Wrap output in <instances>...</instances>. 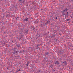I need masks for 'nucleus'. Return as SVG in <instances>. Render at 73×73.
<instances>
[{
    "mask_svg": "<svg viewBox=\"0 0 73 73\" xmlns=\"http://www.w3.org/2000/svg\"><path fill=\"white\" fill-rule=\"evenodd\" d=\"M57 17H56V18L55 19H57Z\"/></svg>",
    "mask_w": 73,
    "mask_h": 73,
    "instance_id": "4be33fe9",
    "label": "nucleus"
},
{
    "mask_svg": "<svg viewBox=\"0 0 73 73\" xmlns=\"http://www.w3.org/2000/svg\"><path fill=\"white\" fill-rule=\"evenodd\" d=\"M40 72H41V71L40 70H39L38 71V72H39V73H40Z\"/></svg>",
    "mask_w": 73,
    "mask_h": 73,
    "instance_id": "dca6fc26",
    "label": "nucleus"
},
{
    "mask_svg": "<svg viewBox=\"0 0 73 73\" xmlns=\"http://www.w3.org/2000/svg\"><path fill=\"white\" fill-rule=\"evenodd\" d=\"M67 14H68V12L67 13Z\"/></svg>",
    "mask_w": 73,
    "mask_h": 73,
    "instance_id": "5701e85b",
    "label": "nucleus"
},
{
    "mask_svg": "<svg viewBox=\"0 0 73 73\" xmlns=\"http://www.w3.org/2000/svg\"><path fill=\"white\" fill-rule=\"evenodd\" d=\"M55 64H56V65H58V64H59V61H56Z\"/></svg>",
    "mask_w": 73,
    "mask_h": 73,
    "instance_id": "f03ea898",
    "label": "nucleus"
},
{
    "mask_svg": "<svg viewBox=\"0 0 73 73\" xmlns=\"http://www.w3.org/2000/svg\"><path fill=\"white\" fill-rule=\"evenodd\" d=\"M26 66H28V63H27V64H26Z\"/></svg>",
    "mask_w": 73,
    "mask_h": 73,
    "instance_id": "4468645a",
    "label": "nucleus"
},
{
    "mask_svg": "<svg viewBox=\"0 0 73 73\" xmlns=\"http://www.w3.org/2000/svg\"><path fill=\"white\" fill-rule=\"evenodd\" d=\"M35 24H37V21H36L35 22Z\"/></svg>",
    "mask_w": 73,
    "mask_h": 73,
    "instance_id": "ddd939ff",
    "label": "nucleus"
},
{
    "mask_svg": "<svg viewBox=\"0 0 73 73\" xmlns=\"http://www.w3.org/2000/svg\"><path fill=\"white\" fill-rule=\"evenodd\" d=\"M25 32H26V33H27L28 32V31H25Z\"/></svg>",
    "mask_w": 73,
    "mask_h": 73,
    "instance_id": "6ab92c4d",
    "label": "nucleus"
},
{
    "mask_svg": "<svg viewBox=\"0 0 73 73\" xmlns=\"http://www.w3.org/2000/svg\"><path fill=\"white\" fill-rule=\"evenodd\" d=\"M48 54H49V53H48V52H47L45 53V55L46 56H48Z\"/></svg>",
    "mask_w": 73,
    "mask_h": 73,
    "instance_id": "0eeeda50",
    "label": "nucleus"
},
{
    "mask_svg": "<svg viewBox=\"0 0 73 73\" xmlns=\"http://www.w3.org/2000/svg\"><path fill=\"white\" fill-rule=\"evenodd\" d=\"M28 18H26L25 19L24 21H28Z\"/></svg>",
    "mask_w": 73,
    "mask_h": 73,
    "instance_id": "20e7f679",
    "label": "nucleus"
},
{
    "mask_svg": "<svg viewBox=\"0 0 73 73\" xmlns=\"http://www.w3.org/2000/svg\"><path fill=\"white\" fill-rule=\"evenodd\" d=\"M20 45H16V46L17 47H18V48H19V47H20Z\"/></svg>",
    "mask_w": 73,
    "mask_h": 73,
    "instance_id": "423d86ee",
    "label": "nucleus"
},
{
    "mask_svg": "<svg viewBox=\"0 0 73 73\" xmlns=\"http://www.w3.org/2000/svg\"><path fill=\"white\" fill-rule=\"evenodd\" d=\"M69 19H67V21H69Z\"/></svg>",
    "mask_w": 73,
    "mask_h": 73,
    "instance_id": "2eb2a0df",
    "label": "nucleus"
},
{
    "mask_svg": "<svg viewBox=\"0 0 73 73\" xmlns=\"http://www.w3.org/2000/svg\"><path fill=\"white\" fill-rule=\"evenodd\" d=\"M62 15H65V13H62Z\"/></svg>",
    "mask_w": 73,
    "mask_h": 73,
    "instance_id": "f8f14e48",
    "label": "nucleus"
},
{
    "mask_svg": "<svg viewBox=\"0 0 73 73\" xmlns=\"http://www.w3.org/2000/svg\"><path fill=\"white\" fill-rule=\"evenodd\" d=\"M22 2H22V3H24V1H22Z\"/></svg>",
    "mask_w": 73,
    "mask_h": 73,
    "instance_id": "a211bd4d",
    "label": "nucleus"
},
{
    "mask_svg": "<svg viewBox=\"0 0 73 73\" xmlns=\"http://www.w3.org/2000/svg\"><path fill=\"white\" fill-rule=\"evenodd\" d=\"M72 17V16L71 15V16H70V17Z\"/></svg>",
    "mask_w": 73,
    "mask_h": 73,
    "instance_id": "393cba45",
    "label": "nucleus"
},
{
    "mask_svg": "<svg viewBox=\"0 0 73 73\" xmlns=\"http://www.w3.org/2000/svg\"><path fill=\"white\" fill-rule=\"evenodd\" d=\"M17 49V48L16 47H15L14 48V49L15 50V49Z\"/></svg>",
    "mask_w": 73,
    "mask_h": 73,
    "instance_id": "9b49d317",
    "label": "nucleus"
},
{
    "mask_svg": "<svg viewBox=\"0 0 73 73\" xmlns=\"http://www.w3.org/2000/svg\"><path fill=\"white\" fill-rule=\"evenodd\" d=\"M65 17H68V14H65Z\"/></svg>",
    "mask_w": 73,
    "mask_h": 73,
    "instance_id": "7ed1b4c3",
    "label": "nucleus"
},
{
    "mask_svg": "<svg viewBox=\"0 0 73 73\" xmlns=\"http://www.w3.org/2000/svg\"><path fill=\"white\" fill-rule=\"evenodd\" d=\"M20 71V69H19L18 71L17 72H19V71Z\"/></svg>",
    "mask_w": 73,
    "mask_h": 73,
    "instance_id": "f3484780",
    "label": "nucleus"
},
{
    "mask_svg": "<svg viewBox=\"0 0 73 73\" xmlns=\"http://www.w3.org/2000/svg\"><path fill=\"white\" fill-rule=\"evenodd\" d=\"M47 23H50V21H47Z\"/></svg>",
    "mask_w": 73,
    "mask_h": 73,
    "instance_id": "9d476101",
    "label": "nucleus"
},
{
    "mask_svg": "<svg viewBox=\"0 0 73 73\" xmlns=\"http://www.w3.org/2000/svg\"><path fill=\"white\" fill-rule=\"evenodd\" d=\"M25 30H27V29H25Z\"/></svg>",
    "mask_w": 73,
    "mask_h": 73,
    "instance_id": "b1692460",
    "label": "nucleus"
},
{
    "mask_svg": "<svg viewBox=\"0 0 73 73\" xmlns=\"http://www.w3.org/2000/svg\"><path fill=\"white\" fill-rule=\"evenodd\" d=\"M63 63H64V65H66V62H63Z\"/></svg>",
    "mask_w": 73,
    "mask_h": 73,
    "instance_id": "6e6552de",
    "label": "nucleus"
},
{
    "mask_svg": "<svg viewBox=\"0 0 73 73\" xmlns=\"http://www.w3.org/2000/svg\"><path fill=\"white\" fill-rule=\"evenodd\" d=\"M35 29V28H33V30H34Z\"/></svg>",
    "mask_w": 73,
    "mask_h": 73,
    "instance_id": "aec40b11",
    "label": "nucleus"
},
{
    "mask_svg": "<svg viewBox=\"0 0 73 73\" xmlns=\"http://www.w3.org/2000/svg\"><path fill=\"white\" fill-rule=\"evenodd\" d=\"M22 37H23V36H21V37H20L19 38V40H20L21 39V38H22Z\"/></svg>",
    "mask_w": 73,
    "mask_h": 73,
    "instance_id": "1a4fd4ad",
    "label": "nucleus"
},
{
    "mask_svg": "<svg viewBox=\"0 0 73 73\" xmlns=\"http://www.w3.org/2000/svg\"><path fill=\"white\" fill-rule=\"evenodd\" d=\"M18 52L17 51H16V53H17Z\"/></svg>",
    "mask_w": 73,
    "mask_h": 73,
    "instance_id": "412c9836",
    "label": "nucleus"
},
{
    "mask_svg": "<svg viewBox=\"0 0 73 73\" xmlns=\"http://www.w3.org/2000/svg\"><path fill=\"white\" fill-rule=\"evenodd\" d=\"M19 1V2H20V3H22L24 2L22 1V0H19V1Z\"/></svg>",
    "mask_w": 73,
    "mask_h": 73,
    "instance_id": "39448f33",
    "label": "nucleus"
},
{
    "mask_svg": "<svg viewBox=\"0 0 73 73\" xmlns=\"http://www.w3.org/2000/svg\"><path fill=\"white\" fill-rule=\"evenodd\" d=\"M68 11V10L66 8L63 11L64 12H66Z\"/></svg>",
    "mask_w": 73,
    "mask_h": 73,
    "instance_id": "f257e3e1",
    "label": "nucleus"
}]
</instances>
